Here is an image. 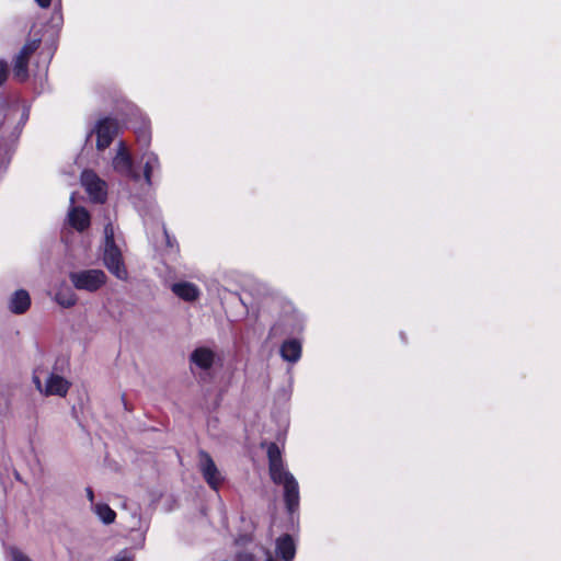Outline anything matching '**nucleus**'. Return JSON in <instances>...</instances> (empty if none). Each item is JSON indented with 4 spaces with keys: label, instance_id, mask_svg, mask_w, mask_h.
<instances>
[{
    "label": "nucleus",
    "instance_id": "17",
    "mask_svg": "<svg viewBox=\"0 0 561 561\" xmlns=\"http://www.w3.org/2000/svg\"><path fill=\"white\" fill-rule=\"evenodd\" d=\"M280 356L284 360L296 363L301 356V344L297 340H287L280 346Z\"/></svg>",
    "mask_w": 561,
    "mask_h": 561
},
{
    "label": "nucleus",
    "instance_id": "13",
    "mask_svg": "<svg viewBox=\"0 0 561 561\" xmlns=\"http://www.w3.org/2000/svg\"><path fill=\"white\" fill-rule=\"evenodd\" d=\"M276 554L266 552V561H277L282 558L284 561H291L296 553L294 540L289 535H284L276 540Z\"/></svg>",
    "mask_w": 561,
    "mask_h": 561
},
{
    "label": "nucleus",
    "instance_id": "1",
    "mask_svg": "<svg viewBox=\"0 0 561 561\" xmlns=\"http://www.w3.org/2000/svg\"><path fill=\"white\" fill-rule=\"evenodd\" d=\"M270 476L274 483L283 486L284 502L289 514L299 508V485L296 478L285 469L278 446L272 443L267 447Z\"/></svg>",
    "mask_w": 561,
    "mask_h": 561
},
{
    "label": "nucleus",
    "instance_id": "15",
    "mask_svg": "<svg viewBox=\"0 0 561 561\" xmlns=\"http://www.w3.org/2000/svg\"><path fill=\"white\" fill-rule=\"evenodd\" d=\"M172 293L186 302H194L201 297V289L191 282H178L171 286Z\"/></svg>",
    "mask_w": 561,
    "mask_h": 561
},
{
    "label": "nucleus",
    "instance_id": "25",
    "mask_svg": "<svg viewBox=\"0 0 561 561\" xmlns=\"http://www.w3.org/2000/svg\"><path fill=\"white\" fill-rule=\"evenodd\" d=\"M8 77V64L4 60H0V85L7 80Z\"/></svg>",
    "mask_w": 561,
    "mask_h": 561
},
{
    "label": "nucleus",
    "instance_id": "11",
    "mask_svg": "<svg viewBox=\"0 0 561 561\" xmlns=\"http://www.w3.org/2000/svg\"><path fill=\"white\" fill-rule=\"evenodd\" d=\"M70 382L57 374H50L47 378L44 389L41 388V382L37 379V390L45 396L65 397L69 390Z\"/></svg>",
    "mask_w": 561,
    "mask_h": 561
},
{
    "label": "nucleus",
    "instance_id": "20",
    "mask_svg": "<svg viewBox=\"0 0 561 561\" xmlns=\"http://www.w3.org/2000/svg\"><path fill=\"white\" fill-rule=\"evenodd\" d=\"M57 304L64 308H70L77 302V295L70 287L60 288L55 296Z\"/></svg>",
    "mask_w": 561,
    "mask_h": 561
},
{
    "label": "nucleus",
    "instance_id": "12",
    "mask_svg": "<svg viewBox=\"0 0 561 561\" xmlns=\"http://www.w3.org/2000/svg\"><path fill=\"white\" fill-rule=\"evenodd\" d=\"M139 164L142 169V176L148 186L152 184V176L160 171L161 164L158 154L146 150L139 158Z\"/></svg>",
    "mask_w": 561,
    "mask_h": 561
},
{
    "label": "nucleus",
    "instance_id": "16",
    "mask_svg": "<svg viewBox=\"0 0 561 561\" xmlns=\"http://www.w3.org/2000/svg\"><path fill=\"white\" fill-rule=\"evenodd\" d=\"M69 224L78 231H83L90 225V215L83 207H72L68 214Z\"/></svg>",
    "mask_w": 561,
    "mask_h": 561
},
{
    "label": "nucleus",
    "instance_id": "14",
    "mask_svg": "<svg viewBox=\"0 0 561 561\" xmlns=\"http://www.w3.org/2000/svg\"><path fill=\"white\" fill-rule=\"evenodd\" d=\"M215 359V352L205 346L195 348L190 356L191 364L201 370H209Z\"/></svg>",
    "mask_w": 561,
    "mask_h": 561
},
{
    "label": "nucleus",
    "instance_id": "5",
    "mask_svg": "<svg viewBox=\"0 0 561 561\" xmlns=\"http://www.w3.org/2000/svg\"><path fill=\"white\" fill-rule=\"evenodd\" d=\"M72 285L79 290L94 293L106 282V275L101 270H83L69 275Z\"/></svg>",
    "mask_w": 561,
    "mask_h": 561
},
{
    "label": "nucleus",
    "instance_id": "9",
    "mask_svg": "<svg viewBox=\"0 0 561 561\" xmlns=\"http://www.w3.org/2000/svg\"><path fill=\"white\" fill-rule=\"evenodd\" d=\"M81 182L87 193L94 202L102 203L105 201L106 183L101 180L93 171H83L81 174Z\"/></svg>",
    "mask_w": 561,
    "mask_h": 561
},
{
    "label": "nucleus",
    "instance_id": "7",
    "mask_svg": "<svg viewBox=\"0 0 561 561\" xmlns=\"http://www.w3.org/2000/svg\"><path fill=\"white\" fill-rule=\"evenodd\" d=\"M119 125L116 119L103 118L100 119L94 128L90 131L96 135V148L98 150L106 149L113 141L114 137L118 134Z\"/></svg>",
    "mask_w": 561,
    "mask_h": 561
},
{
    "label": "nucleus",
    "instance_id": "10",
    "mask_svg": "<svg viewBox=\"0 0 561 561\" xmlns=\"http://www.w3.org/2000/svg\"><path fill=\"white\" fill-rule=\"evenodd\" d=\"M35 53V41H27L26 44L22 47L19 55L15 58L14 67H13V77L23 82L27 79V64L30 58Z\"/></svg>",
    "mask_w": 561,
    "mask_h": 561
},
{
    "label": "nucleus",
    "instance_id": "8",
    "mask_svg": "<svg viewBox=\"0 0 561 561\" xmlns=\"http://www.w3.org/2000/svg\"><path fill=\"white\" fill-rule=\"evenodd\" d=\"M112 165L113 169L119 174L134 181H139L140 174L135 170L131 156L123 141L118 144L116 154L112 161Z\"/></svg>",
    "mask_w": 561,
    "mask_h": 561
},
{
    "label": "nucleus",
    "instance_id": "26",
    "mask_svg": "<svg viewBox=\"0 0 561 561\" xmlns=\"http://www.w3.org/2000/svg\"><path fill=\"white\" fill-rule=\"evenodd\" d=\"M85 494H87V497L89 500V502L91 503V507L95 504L94 503V493H93V490L91 488H87L85 489Z\"/></svg>",
    "mask_w": 561,
    "mask_h": 561
},
{
    "label": "nucleus",
    "instance_id": "22",
    "mask_svg": "<svg viewBox=\"0 0 561 561\" xmlns=\"http://www.w3.org/2000/svg\"><path fill=\"white\" fill-rule=\"evenodd\" d=\"M137 141L141 147L148 148L151 140V134L147 125H142L136 131Z\"/></svg>",
    "mask_w": 561,
    "mask_h": 561
},
{
    "label": "nucleus",
    "instance_id": "6",
    "mask_svg": "<svg viewBox=\"0 0 561 561\" xmlns=\"http://www.w3.org/2000/svg\"><path fill=\"white\" fill-rule=\"evenodd\" d=\"M198 469L209 488L217 491L225 478L211 456L205 450L198 451Z\"/></svg>",
    "mask_w": 561,
    "mask_h": 561
},
{
    "label": "nucleus",
    "instance_id": "23",
    "mask_svg": "<svg viewBox=\"0 0 561 561\" xmlns=\"http://www.w3.org/2000/svg\"><path fill=\"white\" fill-rule=\"evenodd\" d=\"M8 554L11 561H32L26 554L15 547H10L8 549Z\"/></svg>",
    "mask_w": 561,
    "mask_h": 561
},
{
    "label": "nucleus",
    "instance_id": "24",
    "mask_svg": "<svg viewBox=\"0 0 561 561\" xmlns=\"http://www.w3.org/2000/svg\"><path fill=\"white\" fill-rule=\"evenodd\" d=\"M131 520H130V529L131 530H136V529H139L140 528V523H141V518H140V515L138 512H133L131 513Z\"/></svg>",
    "mask_w": 561,
    "mask_h": 561
},
{
    "label": "nucleus",
    "instance_id": "2",
    "mask_svg": "<svg viewBox=\"0 0 561 561\" xmlns=\"http://www.w3.org/2000/svg\"><path fill=\"white\" fill-rule=\"evenodd\" d=\"M37 20L43 26H47V42L49 45L45 53H42L43 62L48 64L55 50L57 34L62 25L61 0H37Z\"/></svg>",
    "mask_w": 561,
    "mask_h": 561
},
{
    "label": "nucleus",
    "instance_id": "4",
    "mask_svg": "<svg viewBox=\"0 0 561 561\" xmlns=\"http://www.w3.org/2000/svg\"><path fill=\"white\" fill-rule=\"evenodd\" d=\"M104 264L115 277L125 280L128 273L123 263L121 250L114 242V228L112 224H107L104 227Z\"/></svg>",
    "mask_w": 561,
    "mask_h": 561
},
{
    "label": "nucleus",
    "instance_id": "19",
    "mask_svg": "<svg viewBox=\"0 0 561 561\" xmlns=\"http://www.w3.org/2000/svg\"><path fill=\"white\" fill-rule=\"evenodd\" d=\"M93 513L105 525L113 524L116 518V513L105 503H96L92 506Z\"/></svg>",
    "mask_w": 561,
    "mask_h": 561
},
{
    "label": "nucleus",
    "instance_id": "18",
    "mask_svg": "<svg viewBox=\"0 0 561 561\" xmlns=\"http://www.w3.org/2000/svg\"><path fill=\"white\" fill-rule=\"evenodd\" d=\"M31 298L27 291L16 290L10 300V310L14 313H23L28 309Z\"/></svg>",
    "mask_w": 561,
    "mask_h": 561
},
{
    "label": "nucleus",
    "instance_id": "3",
    "mask_svg": "<svg viewBox=\"0 0 561 561\" xmlns=\"http://www.w3.org/2000/svg\"><path fill=\"white\" fill-rule=\"evenodd\" d=\"M272 301L274 305L282 307V313L270 329L268 335L271 337L294 334L302 330V316L295 310L291 304L284 302L282 299H273Z\"/></svg>",
    "mask_w": 561,
    "mask_h": 561
},
{
    "label": "nucleus",
    "instance_id": "27",
    "mask_svg": "<svg viewBox=\"0 0 561 561\" xmlns=\"http://www.w3.org/2000/svg\"><path fill=\"white\" fill-rule=\"evenodd\" d=\"M114 561H133V559L126 554H119L114 559Z\"/></svg>",
    "mask_w": 561,
    "mask_h": 561
},
{
    "label": "nucleus",
    "instance_id": "21",
    "mask_svg": "<svg viewBox=\"0 0 561 561\" xmlns=\"http://www.w3.org/2000/svg\"><path fill=\"white\" fill-rule=\"evenodd\" d=\"M10 118H19V123L24 124L28 118V108H25L21 105H13L10 107L5 116L4 124H7Z\"/></svg>",
    "mask_w": 561,
    "mask_h": 561
}]
</instances>
